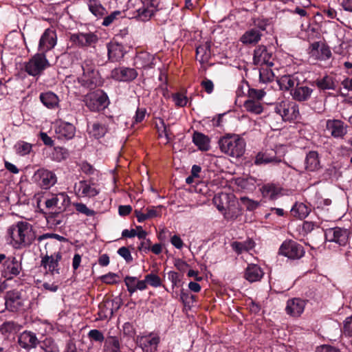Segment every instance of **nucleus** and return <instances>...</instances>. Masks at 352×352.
<instances>
[{"label": "nucleus", "instance_id": "obj_1", "mask_svg": "<svg viewBox=\"0 0 352 352\" xmlns=\"http://www.w3.org/2000/svg\"><path fill=\"white\" fill-rule=\"evenodd\" d=\"M36 238L33 226L28 221H17L7 228L6 241L14 250L30 247Z\"/></svg>", "mask_w": 352, "mask_h": 352}, {"label": "nucleus", "instance_id": "obj_2", "mask_svg": "<svg viewBox=\"0 0 352 352\" xmlns=\"http://www.w3.org/2000/svg\"><path fill=\"white\" fill-rule=\"evenodd\" d=\"M219 146L225 154L233 157H239L244 153L245 142L237 135H228L219 140Z\"/></svg>", "mask_w": 352, "mask_h": 352}, {"label": "nucleus", "instance_id": "obj_3", "mask_svg": "<svg viewBox=\"0 0 352 352\" xmlns=\"http://www.w3.org/2000/svg\"><path fill=\"white\" fill-rule=\"evenodd\" d=\"M83 74L78 78L80 84L89 89H94L101 84V77L91 61H85L82 65Z\"/></svg>", "mask_w": 352, "mask_h": 352}, {"label": "nucleus", "instance_id": "obj_4", "mask_svg": "<svg viewBox=\"0 0 352 352\" xmlns=\"http://www.w3.org/2000/svg\"><path fill=\"white\" fill-rule=\"evenodd\" d=\"M50 65L45 54L40 52L24 63V69L30 76H38Z\"/></svg>", "mask_w": 352, "mask_h": 352}, {"label": "nucleus", "instance_id": "obj_5", "mask_svg": "<svg viewBox=\"0 0 352 352\" xmlns=\"http://www.w3.org/2000/svg\"><path fill=\"white\" fill-rule=\"evenodd\" d=\"M83 101L87 108L91 111L103 110L107 107L109 104L107 94L100 89L85 95Z\"/></svg>", "mask_w": 352, "mask_h": 352}, {"label": "nucleus", "instance_id": "obj_6", "mask_svg": "<svg viewBox=\"0 0 352 352\" xmlns=\"http://www.w3.org/2000/svg\"><path fill=\"white\" fill-rule=\"evenodd\" d=\"M274 111L285 121L296 120L300 117L298 104L292 100H283L277 103Z\"/></svg>", "mask_w": 352, "mask_h": 352}, {"label": "nucleus", "instance_id": "obj_7", "mask_svg": "<svg viewBox=\"0 0 352 352\" xmlns=\"http://www.w3.org/2000/svg\"><path fill=\"white\" fill-rule=\"evenodd\" d=\"M32 180L41 188L49 189L56 183L57 177L52 170L40 168L34 172Z\"/></svg>", "mask_w": 352, "mask_h": 352}, {"label": "nucleus", "instance_id": "obj_8", "mask_svg": "<svg viewBox=\"0 0 352 352\" xmlns=\"http://www.w3.org/2000/svg\"><path fill=\"white\" fill-rule=\"evenodd\" d=\"M279 254L292 260H298L305 255L304 248L293 240H286L280 246Z\"/></svg>", "mask_w": 352, "mask_h": 352}, {"label": "nucleus", "instance_id": "obj_9", "mask_svg": "<svg viewBox=\"0 0 352 352\" xmlns=\"http://www.w3.org/2000/svg\"><path fill=\"white\" fill-rule=\"evenodd\" d=\"M349 234L348 229L340 227L329 228L324 232L327 241L336 243L340 246H345L348 243Z\"/></svg>", "mask_w": 352, "mask_h": 352}, {"label": "nucleus", "instance_id": "obj_10", "mask_svg": "<svg viewBox=\"0 0 352 352\" xmlns=\"http://www.w3.org/2000/svg\"><path fill=\"white\" fill-rule=\"evenodd\" d=\"M305 78L302 74L296 72L292 74L283 75L277 78L276 81L282 91H289L295 89L299 83L304 82Z\"/></svg>", "mask_w": 352, "mask_h": 352}, {"label": "nucleus", "instance_id": "obj_11", "mask_svg": "<svg viewBox=\"0 0 352 352\" xmlns=\"http://www.w3.org/2000/svg\"><path fill=\"white\" fill-rule=\"evenodd\" d=\"M325 129L334 138L343 139L348 133L349 126L340 119H328Z\"/></svg>", "mask_w": 352, "mask_h": 352}, {"label": "nucleus", "instance_id": "obj_12", "mask_svg": "<svg viewBox=\"0 0 352 352\" xmlns=\"http://www.w3.org/2000/svg\"><path fill=\"white\" fill-rule=\"evenodd\" d=\"M138 76L136 69L127 67L114 68L111 72V78L120 82H131Z\"/></svg>", "mask_w": 352, "mask_h": 352}, {"label": "nucleus", "instance_id": "obj_13", "mask_svg": "<svg viewBox=\"0 0 352 352\" xmlns=\"http://www.w3.org/2000/svg\"><path fill=\"white\" fill-rule=\"evenodd\" d=\"M308 53L315 60H327L331 56L329 47L322 42H314L310 44Z\"/></svg>", "mask_w": 352, "mask_h": 352}, {"label": "nucleus", "instance_id": "obj_14", "mask_svg": "<svg viewBox=\"0 0 352 352\" xmlns=\"http://www.w3.org/2000/svg\"><path fill=\"white\" fill-rule=\"evenodd\" d=\"M17 342L21 348L29 351L36 348L40 341L35 333L30 331H24L19 335Z\"/></svg>", "mask_w": 352, "mask_h": 352}, {"label": "nucleus", "instance_id": "obj_15", "mask_svg": "<svg viewBox=\"0 0 352 352\" xmlns=\"http://www.w3.org/2000/svg\"><path fill=\"white\" fill-rule=\"evenodd\" d=\"M74 190L76 195L79 197H94L99 194L94 184L88 182L85 180H81L76 183L74 186Z\"/></svg>", "mask_w": 352, "mask_h": 352}, {"label": "nucleus", "instance_id": "obj_16", "mask_svg": "<svg viewBox=\"0 0 352 352\" xmlns=\"http://www.w3.org/2000/svg\"><path fill=\"white\" fill-rule=\"evenodd\" d=\"M56 44V34L55 30L52 28H47L40 38L38 50L45 54V52L54 48Z\"/></svg>", "mask_w": 352, "mask_h": 352}, {"label": "nucleus", "instance_id": "obj_17", "mask_svg": "<svg viewBox=\"0 0 352 352\" xmlns=\"http://www.w3.org/2000/svg\"><path fill=\"white\" fill-rule=\"evenodd\" d=\"M70 199L66 192L53 194L52 197L45 201L47 208H56L59 212L63 211L69 205Z\"/></svg>", "mask_w": 352, "mask_h": 352}, {"label": "nucleus", "instance_id": "obj_18", "mask_svg": "<svg viewBox=\"0 0 352 352\" xmlns=\"http://www.w3.org/2000/svg\"><path fill=\"white\" fill-rule=\"evenodd\" d=\"M306 301L300 298H290L287 301L285 312L287 315L298 318L305 310Z\"/></svg>", "mask_w": 352, "mask_h": 352}, {"label": "nucleus", "instance_id": "obj_19", "mask_svg": "<svg viewBox=\"0 0 352 352\" xmlns=\"http://www.w3.org/2000/svg\"><path fill=\"white\" fill-rule=\"evenodd\" d=\"M3 276L7 279H11L18 276L21 271V264L14 256L8 257L3 262Z\"/></svg>", "mask_w": 352, "mask_h": 352}, {"label": "nucleus", "instance_id": "obj_20", "mask_svg": "<svg viewBox=\"0 0 352 352\" xmlns=\"http://www.w3.org/2000/svg\"><path fill=\"white\" fill-rule=\"evenodd\" d=\"M253 61L256 65L272 66L274 65L272 61V54L267 52L264 45H260L254 50Z\"/></svg>", "mask_w": 352, "mask_h": 352}, {"label": "nucleus", "instance_id": "obj_21", "mask_svg": "<svg viewBox=\"0 0 352 352\" xmlns=\"http://www.w3.org/2000/svg\"><path fill=\"white\" fill-rule=\"evenodd\" d=\"M265 30V24L251 28L242 35L240 41L244 44H256L261 40L262 32Z\"/></svg>", "mask_w": 352, "mask_h": 352}, {"label": "nucleus", "instance_id": "obj_22", "mask_svg": "<svg viewBox=\"0 0 352 352\" xmlns=\"http://www.w3.org/2000/svg\"><path fill=\"white\" fill-rule=\"evenodd\" d=\"M55 132L58 139L68 140L74 137L76 128L69 122L60 120Z\"/></svg>", "mask_w": 352, "mask_h": 352}, {"label": "nucleus", "instance_id": "obj_23", "mask_svg": "<svg viewBox=\"0 0 352 352\" xmlns=\"http://www.w3.org/2000/svg\"><path fill=\"white\" fill-rule=\"evenodd\" d=\"M62 256L60 253L56 252L50 256L45 255L41 259V265L46 270L51 272L52 274H59L58 263L60 261Z\"/></svg>", "mask_w": 352, "mask_h": 352}, {"label": "nucleus", "instance_id": "obj_24", "mask_svg": "<svg viewBox=\"0 0 352 352\" xmlns=\"http://www.w3.org/2000/svg\"><path fill=\"white\" fill-rule=\"evenodd\" d=\"M108 58L111 62L120 61L126 54L124 46L117 41H111L107 45Z\"/></svg>", "mask_w": 352, "mask_h": 352}, {"label": "nucleus", "instance_id": "obj_25", "mask_svg": "<svg viewBox=\"0 0 352 352\" xmlns=\"http://www.w3.org/2000/svg\"><path fill=\"white\" fill-rule=\"evenodd\" d=\"M314 89L307 85H305L303 82L293 89L291 92V96L295 101L305 102L309 100L313 94Z\"/></svg>", "mask_w": 352, "mask_h": 352}, {"label": "nucleus", "instance_id": "obj_26", "mask_svg": "<svg viewBox=\"0 0 352 352\" xmlns=\"http://www.w3.org/2000/svg\"><path fill=\"white\" fill-rule=\"evenodd\" d=\"M71 40L82 47L91 46L97 43L98 37L94 33L74 34Z\"/></svg>", "mask_w": 352, "mask_h": 352}, {"label": "nucleus", "instance_id": "obj_27", "mask_svg": "<svg viewBox=\"0 0 352 352\" xmlns=\"http://www.w3.org/2000/svg\"><path fill=\"white\" fill-rule=\"evenodd\" d=\"M5 305L8 310L16 311L23 305L20 293L16 291L8 292L6 294Z\"/></svg>", "mask_w": 352, "mask_h": 352}, {"label": "nucleus", "instance_id": "obj_28", "mask_svg": "<svg viewBox=\"0 0 352 352\" xmlns=\"http://www.w3.org/2000/svg\"><path fill=\"white\" fill-rule=\"evenodd\" d=\"M124 281L130 295H132L138 290H145L147 287L144 280H139L135 276H126Z\"/></svg>", "mask_w": 352, "mask_h": 352}, {"label": "nucleus", "instance_id": "obj_29", "mask_svg": "<svg viewBox=\"0 0 352 352\" xmlns=\"http://www.w3.org/2000/svg\"><path fill=\"white\" fill-rule=\"evenodd\" d=\"M154 57L148 52L139 53L134 59V65L136 69H148L154 65Z\"/></svg>", "mask_w": 352, "mask_h": 352}, {"label": "nucleus", "instance_id": "obj_30", "mask_svg": "<svg viewBox=\"0 0 352 352\" xmlns=\"http://www.w3.org/2000/svg\"><path fill=\"white\" fill-rule=\"evenodd\" d=\"M321 168L319 154L317 151H311L307 153L305 159V168L307 171L313 172Z\"/></svg>", "mask_w": 352, "mask_h": 352}, {"label": "nucleus", "instance_id": "obj_31", "mask_svg": "<svg viewBox=\"0 0 352 352\" xmlns=\"http://www.w3.org/2000/svg\"><path fill=\"white\" fill-rule=\"evenodd\" d=\"M318 23H301L300 35L303 39H314L320 35Z\"/></svg>", "mask_w": 352, "mask_h": 352}, {"label": "nucleus", "instance_id": "obj_32", "mask_svg": "<svg viewBox=\"0 0 352 352\" xmlns=\"http://www.w3.org/2000/svg\"><path fill=\"white\" fill-rule=\"evenodd\" d=\"M162 206H150L145 209L146 213L142 212L141 210H135V214L137 217L138 221L142 223L146 219H152L160 216L161 209Z\"/></svg>", "mask_w": 352, "mask_h": 352}, {"label": "nucleus", "instance_id": "obj_33", "mask_svg": "<svg viewBox=\"0 0 352 352\" xmlns=\"http://www.w3.org/2000/svg\"><path fill=\"white\" fill-rule=\"evenodd\" d=\"M159 342L158 336L149 335L140 338L139 344L144 352H155Z\"/></svg>", "mask_w": 352, "mask_h": 352}, {"label": "nucleus", "instance_id": "obj_34", "mask_svg": "<svg viewBox=\"0 0 352 352\" xmlns=\"http://www.w3.org/2000/svg\"><path fill=\"white\" fill-rule=\"evenodd\" d=\"M39 98L42 104L47 109H54L57 108L59 105V98L52 91H48L41 93L39 96Z\"/></svg>", "mask_w": 352, "mask_h": 352}, {"label": "nucleus", "instance_id": "obj_35", "mask_svg": "<svg viewBox=\"0 0 352 352\" xmlns=\"http://www.w3.org/2000/svg\"><path fill=\"white\" fill-rule=\"evenodd\" d=\"M264 273L262 269L256 264H249L245 269L244 277L250 283L258 281Z\"/></svg>", "mask_w": 352, "mask_h": 352}, {"label": "nucleus", "instance_id": "obj_36", "mask_svg": "<svg viewBox=\"0 0 352 352\" xmlns=\"http://www.w3.org/2000/svg\"><path fill=\"white\" fill-rule=\"evenodd\" d=\"M192 142L198 147V148L203 151H207L210 149V138L199 132H194L192 135Z\"/></svg>", "mask_w": 352, "mask_h": 352}, {"label": "nucleus", "instance_id": "obj_37", "mask_svg": "<svg viewBox=\"0 0 352 352\" xmlns=\"http://www.w3.org/2000/svg\"><path fill=\"white\" fill-rule=\"evenodd\" d=\"M211 57L210 44L205 43L196 49V58L201 63H208Z\"/></svg>", "mask_w": 352, "mask_h": 352}, {"label": "nucleus", "instance_id": "obj_38", "mask_svg": "<svg viewBox=\"0 0 352 352\" xmlns=\"http://www.w3.org/2000/svg\"><path fill=\"white\" fill-rule=\"evenodd\" d=\"M87 131L89 134L96 139L102 138L107 133V129L105 125L99 122H94L88 124Z\"/></svg>", "mask_w": 352, "mask_h": 352}, {"label": "nucleus", "instance_id": "obj_39", "mask_svg": "<svg viewBox=\"0 0 352 352\" xmlns=\"http://www.w3.org/2000/svg\"><path fill=\"white\" fill-rule=\"evenodd\" d=\"M311 209L303 203H296L291 209V214L294 217L302 219L307 217Z\"/></svg>", "mask_w": 352, "mask_h": 352}, {"label": "nucleus", "instance_id": "obj_40", "mask_svg": "<svg viewBox=\"0 0 352 352\" xmlns=\"http://www.w3.org/2000/svg\"><path fill=\"white\" fill-rule=\"evenodd\" d=\"M231 247L236 253L241 254L252 250L254 247V242L250 239L243 242L234 241L231 243Z\"/></svg>", "mask_w": 352, "mask_h": 352}, {"label": "nucleus", "instance_id": "obj_41", "mask_svg": "<svg viewBox=\"0 0 352 352\" xmlns=\"http://www.w3.org/2000/svg\"><path fill=\"white\" fill-rule=\"evenodd\" d=\"M88 7L90 12L98 19L103 17L106 13V9L98 0H90L88 3Z\"/></svg>", "mask_w": 352, "mask_h": 352}, {"label": "nucleus", "instance_id": "obj_42", "mask_svg": "<svg viewBox=\"0 0 352 352\" xmlns=\"http://www.w3.org/2000/svg\"><path fill=\"white\" fill-rule=\"evenodd\" d=\"M103 352H121L120 344L118 338L110 336L105 340Z\"/></svg>", "mask_w": 352, "mask_h": 352}, {"label": "nucleus", "instance_id": "obj_43", "mask_svg": "<svg viewBox=\"0 0 352 352\" xmlns=\"http://www.w3.org/2000/svg\"><path fill=\"white\" fill-rule=\"evenodd\" d=\"M316 86L322 90L336 89V83L334 78L331 76H324L322 78H318L316 80Z\"/></svg>", "mask_w": 352, "mask_h": 352}, {"label": "nucleus", "instance_id": "obj_44", "mask_svg": "<svg viewBox=\"0 0 352 352\" xmlns=\"http://www.w3.org/2000/svg\"><path fill=\"white\" fill-rule=\"evenodd\" d=\"M243 106L247 111L254 114H260L263 111V105L258 100L248 99L244 102Z\"/></svg>", "mask_w": 352, "mask_h": 352}, {"label": "nucleus", "instance_id": "obj_45", "mask_svg": "<svg viewBox=\"0 0 352 352\" xmlns=\"http://www.w3.org/2000/svg\"><path fill=\"white\" fill-rule=\"evenodd\" d=\"M40 347L45 352H59L57 343L51 338H46L39 343Z\"/></svg>", "mask_w": 352, "mask_h": 352}, {"label": "nucleus", "instance_id": "obj_46", "mask_svg": "<svg viewBox=\"0 0 352 352\" xmlns=\"http://www.w3.org/2000/svg\"><path fill=\"white\" fill-rule=\"evenodd\" d=\"M280 160H278L276 156H272L267 153H259L256 155L254 163L257 165L267 164L271 162L278 163Z\"/></svg>", "mask_w": 352, "mask_h": 352}, {"label": "nucleus", "instance_id": "obj_47", "mask_svg": "<svg viewBox=\"0 0 352 352\" xmlns=\"http://www.w3.org/2000/svg\"><path fill=\"white\" fill-rule=\"evenodd\" d=\"M14 148L18 155L25 156L32 151V146L26 142L19 141L15 144Z\"/></svg>", "mask_w": 352, "mask_h": 352}, {"label": "nucleus", "instance_id": "obj_48", "mask_svg": "<svg viewBox=\"0 0 352 352\" xmlns=\"http://www.w3.org/2000/svg\"><path fill=\"white\" fill-rule=\"evenodd\" d=\"M267 66L266 67H262L259 69V78L263 82H270L273 80L274 74L272 69Z\"/></svg>", "mask_w": 352, "mask_h": 352}, {"label": "nucleus", "instance_id": "obj_49", "mask_svg": "<svg viewBox=\"0 0 352 352\" xmlns=\"http://www.w3.org/2000/svg\"><path fill=\"white\" fill-rule=\"evenodd\" d=\"M145 284H148L153 287H158L162 285V280L160 276L155 274L150 273L145 276Z\"/></svg>", "mask_w": 352, "mask_h": 352}, {"label": "nucleus", "instance_id": "obj_50", "mask_svg": "<svg viewBox=\"0 0 352 352\" xmlns=\"http://www.w3.org/2000/svg\"><path fill=\"white\" fill-rule=\"evenodd\" d=\"M228 198L226 194L215 195L213 198V203L216 206L219 211L223 212L226 210V207L223 204V200H227Z\"/></svg>", "mask_w": 352, "mask_h": 352}, {"label": "nucleus", "instance_id": "obj_51", "mask_svg": "<svg viewBox=\"0 0 352 352\" xmlns=\"http://www.w3.org/2000/svg\"><path fill=\"white\" fill-rule=\"evenodd\" d=\"M155 10L153 7L151 8H142L138 10V16L140 20L146 21L151 19V17L154 15Z\"/></svg>", "mask_w": 352, "mask_h": 352}, {"label": "nucleus", "instance_id": "obj_52", "mask_svg": "<svg viewBox=\"0 0 352 352\" xmlns=\"http://www.w3.org/2000/svg\"><path fill=\"white\" fill-rule=\"evenodd\" d=\"M278 192L279 189L274 184H266L263 187V194L272 199L275 198Z\"/></svg>", "mask_w": 352, "mask_h": 352}, {"label": "nucleus", "instance_id": "obj_53", "mask_svg": "<svg viewBox=\"0 0 352 352\" xmlns=\"http://www.w3.org/2000/svg\"><path fill=\"white\" fill-rule=\"evenodd\" d=\"M241 203L249 211H253L259 206V202L250 199L247 197H242L240 199Z\"/></svg>", "mask_w": 352, "mask_h": 352}, {"label": "nucleus", "instance_id": "obj_54", "mask_svg": "<svg viewBox=\"0 0 352 352\" xmlns=\"http://www.w3.org/2000/svg\"><path fill=\"white\" fill-rule=\"evenodd\" d=\"M240 214V210L238 207H235L234 205H232L228 207V210L223 212V215L225 219L228 220H233L238 217Z\"/></svg>", "mask_w": 352, "mask_h": 352}, {"label": "nucleus", "instance_id": "obj_55", "mask_svg": "<svg viewBox=\"0 0 352 352\" xmlns=\"http://www.w3.org/2000/svg\"><path fill=\"white\" fill-rule=\"evenodd\" d=\"M73 205L79 213H82L87 217H92L95 214V211L89 209L85 204L77 202L74 203Z\"/></svg>", "mask_w": 352, "mask_h": 352}, {"label": "nucleus", "instance_id": "obj_56", "mask_svg": "<svg viewBox=\"0 0 352 352\" xmlns=\"http://www.w3.org/2000/svg\"><path fill=\"white\" fill-rule=\"evenodd\" d=\"M265 95L263 89H249L248 99L261 102Z\"/></svg>", "mask_w": 352, "mask_h": 352}, {"label": "nucleus", "instance_id": "obj_57", "mask_svg": "<svg viewBox=\"0 0 352 352\" xmlns=\"http://www.w3.org/2000/svg\"><path fill=\"white\" fill-rule=\"evenodd\" d=\"M196 296L184 292L183 289L181 291L180 300L182 301L185 306L190 307L196 300Z\"/></svg>", "mask_w": 352, "mask_h": 352}, {"label": "nucleus", "instance_id": "obj_58", "mask_svg": "<svg viewBox=\"0 0 352 352\" xmlns=\"http://www.w3.org/2000/svg\"><path fill=\"white\" fill-rule=\"evenodd\" d=\"M172 98L175 105L177 107H183L187 104V97L181 93H175L173 94Z\"/></svg>", "mask_w": 352, "mask_h": 352}, {"label": "nucleus", "instance_id": "obj_59", "mask_svg": "<svg viewBox=\"0 0 352 352\" xmlns=\"http://www.w3.org/2000/svg\"><path fill=\"white\" fill-rule=\"evenodd\" d=\"M101 280L106 284H117L119 283L118 274L109 272L101 276Z\"/></svg>", "mask_w": 352, "mask_h": 352}, {"label": "nucleus", "instance_id": "obj_60", "mask_svg": "<svg viewBox=\"0 0 352 352\" xmlns=\"http://www.w3.org/2000/svg\"><path fill=\"white\" fill-rule=\"evenodd\" d=\"M118 254L122 257L128 263L133 261V257L131 252L126 247H121L118 250Z\"/></svg>", "mask_w": 352, "mask_h": 352}, {"label": "nucleus", "instance_id": "obj_61", "mask_svg": "<svg viewBox=\"0 0 352 352\" xmlns=\"http://www.w3.org/2000/svg\"><path fill=\"white\" fill-rule=\"evenodd\" d=\"M124 12L121 11H114L111 13L109 15L105 16L104 18L103 22H113L115 20H119L124 17Z\"/></svg>", "mask_w": 352, "mask_h": 352}, {"label": "nucleus", "instance_id": "obj_62", "mask_svg": "<svg viewBox=\"0 0 352 352\" xmlns=\"http://www.w3.org/2000/svg\"><path fill=\"white\" fill-rule=\"evenodd\" d=\"M168 278L171 282L173 287L178 286V284L181 282L179 274L174 271H170L168 273Z\"/></svg>", "mask_w": 352, "mask_h": 352}, {"label": "nucleus", "instance_id": "obj_63", "mask_svg": "<svg viewBox=\"0 0 352 352\" xmlns=\"http://www.w3.org/2000/svg\"><path fill=\"white\" fill-rule=\"evenodd\" d=\"M89 337L98 342H102L104 339V335L98 329H91L88 333Z\"/></svg>", "mask_w": 352, "mask_h": 352}, {"label": "nucleus", "instance_id": "obj_64", "mask_svg": "<svg viewBox=\"0 0 352 352\" xmlns=\"http://www.w3.org/2000/svg\"><path fill=\"white\" fill-rule=\"evenodd\" d=\"M343 330L345 335L352 336V315L344 321Z\"/></svg>", "mask_w": 352, "mask_h": 352}]
</instances>
